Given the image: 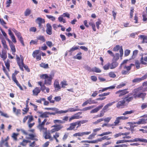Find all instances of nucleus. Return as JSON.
<instances>
[{
    "mask_svg": "<svg viewBox=\"0 0 147 147\" xmlns=\"http://www.w3.org/2000/svg\"><path fill=\"white\" fill-rule=\"evenodd\" d=\"M3 145H5L6 147H9L7 141L2 140L0 143V147H2Z\"/></svg>",
    "mask_w": 147,
    "mask_h": 147,
    "instance_id": "33",
    "label": "nucleus"
},
{
    "mask_svg": "<svg viewBox=\"0 0 147 147\" xmlns=\"http://www.w3.org/2000/svg\"><path fill=\"white\" fill-rule=\"evenodd\" d=\"M1 57L2 58L3 60H5L7 58L6 52L3 50L2 53L0 52Z\"/></svg>",
    "mask_w": 147,
    "mask_h": 147,
    "instance_id": "23",
    "label": "nucleus"
},
{
    "mask_svg": "<svg viewBox=\"0 0 147 147\" xmlns=\"http://www.w3.org/2000/svg\"><path fill=\"white\" fill-rule=\"evenodd\" d=\"M76 125L75 122H73L70 124V126L67 129L68 131H70L74 130L76 127Z\"/></svg>",
    "mask_w": 147,
    "mask_h": 147,
    "instance_id": "22",
    "label": "nucleus"
},
{
    "mask_svg": "<svg viewBox=\"0 0 147 147\" xmlns=\"http://www.w3.org/2000/svg\"><path fill=\"white\" fill-rule=\"evenodd\" d=\"M88 104H96L97 103V102L95 101V100H92V98H90L87 100Z\"/></svg>",
    "mask_w": 147,
    "mask_h": 147,
    "instance_id": "34",
    "label": "nucleus"
},
{
    "mask_svg": "<svg viewBox=\"0 0 147 147\" xmlns=\"http://www.w3.org/2000/svg\"><path fill=\"white\" fill-rule=\"evenodd\" d=\"M96 134L97 133H93L89 136L88 139L89 140H91L94 138L95 136L96 135Z\"/></svg>",
    "mask_w": 147,
    "mask_h": 147,
    "instance_id": "52",
    "label": "nucleus"
},
{
    "mask_svg": "<svg viewBox=\"0 0 147 147\" xmlns=\"http://www.w3.org/2000/svg\"><path fill=\"white\" fill-rule=\"evenodd\" d=\"M52 26L53 29L56 30L58 27H62V25L60 24L57 25L56 24H53Z\"/></svg>",
    "mask_w": 147,
    "mask_h": 147,
    "instance_id": "45",
    "label": "nucleus"
},
{
    "mask_svg": "<svg viewBox=\"0 0 147 147\" xmlns=\"http://www.w3.org/2000/svg\"><path fill=\"white\" fill-rule=\"evenodd\" d=\"M147 121V118H142L141 119H140L138 121L136 122H135L134 123V124H141L146 123Z\"/></svg>",
    "mask_w": 147,
    "mask_h": 147,
    "instance_id": "11",
    "label": "nucleus"
},
{
    "mask_svg": "<svg viewBox=\"0 0 147 147\" xmlns=\"http://www.w3.org/2000/svg\"><path fill=\"white\" fill-rule=\"evenodd\" d=\"M39 50H36L34 51L32 54L33 57L34 58L36 57L37 60H40L41 59V54H39Z\"/></svg>",
    "mask_w": 147,
    "mask_h": 147,
    "instance_id": "6",
    "label": "nucleus"
},
{
    "mask_svg": "<svg viewBox=\"0 0 147 147\" xmlns=\"http://www.w3.org/2000/svg\"><path fill=\"white\" fill-rule=\"evenodd\" d=\"M140 38L142 40L143 43L147 42V37L146 36L144 35H140Z\"/></svg>",
    "mask_w": 147,
    "mask_h": 147,
    "instance_id": "27",
    "label": "nucleus"
},
{
    "mask_svg": "<svg viewBox=\"0 0 147 147\" xmlns=\"http://www.w3.org/2000/svg\"><path fill=\"white\" fill-rule=\"evenodd\" d=\"M10 47L11 48V50L12 51L16 52V50L15 48V45H13V43L9 45Z\"/></svg>",
    "mask_w": 147,
    "mask_h": 147,
    "instance_id": "57",
    "label": "nucleus"
},
{
    "mask_svg": "<svg viewBox=\"0 0 147 147\" xmlns=\"http://www.w3.org/2000/svg\"><path fill=\"white\" fill-rule=\"evenodd\" d=\"M103 105L104 104H102L101 105L97 107H96V108L94 109H93L92 110L90 111V113H97L100 109H102V108L103 106Z\"/></svg>",
    "mask_w": 147,
    "mask_h": 147,
    "instance_id": "17",
    "label": "nucleus"
},
{
    "mask_svg": "<svg viewBox=\"0 0 147 147\" xmlns=\"http://www.w3.org/2000/svg\"><path fill=\"white\" fill-rule=\"evenodd\" d=\"M128 146V145L125 144H118L115 146L113 147H127Z\"/></svg>",
    "mask_w": 147,
    "mask_h": 147,
    "instance_id": "60",
    "label": "nucleus"
},
{
    "mask_svg": "<svg viewBox=\"0 0 147 147\" xmlns=\"http://www.w3.org/2000/svg\"><path fill=\"white\" fill-rule=\"evenodd\" d=\"M118 63L116 61H113L112 63H110V69H113L117 67L118 65Z\"/></svg>",
    "mask_w": 147,
    "mask_h": 147,
    "instance_id": "18",
    "label": "nucleus"
},
{
    "mask_svg": "<svg viewBox=\"0 0 147 147\" xmlns=\"http://www.w3.org/2000/svg\"><path fill=\"white\" fill-rule=\"evenodd\" d=\"M146 12H144L142 15L143 20L144 22L146 21L147 20V7L146 8Z\"/></svg>",
    "mask_w": 147,
    "mask_h": 147,
    "instance_id": "28",
    "label": "nucleus"
},
{
    "mask_svg": "<svg viewBox=\"0 0 147 147\" xmlns=\"http://www.w3.org/2000/svg\"><path fill=\"white\" fill-rule=\"evenodd\" d=\"M134 65L133 64H131L127 66L125 65L124 67V70H122L121 73L123 75L128 74L130 73L129 71L131 69L132 67Z\"/></svg>",
    "mask_w": 147,
    "mask_h": 147,
    "instance_id": "3",
    "label": "nucleus"
},
{
    "mask_svg": "<svg viewBox=\"0 0 147 147\" xmlns=\"http://www.w3.org/2000/svg\"><path fill=\"white\" fill-rule=\"evenodd\" d=\"M46 16L48 19L51 20L53 22L55 20V18L53 16L47 15Z\"/></svg>",
    "mask_w": 147,
    "mask_h": 147,
    "instance_id": "39",
    "label": "nucleus"
},
{
    "mask_svg": "<svg viewBox=\"0 0 147 147\" xmlns=\"http://www.w3.org/2000/svg\"><path fill=\"white\" fill-rule=\"evenodd\" d=\"M54 87H55V90L57 91L59 90L61 88L60 86L59 82L57 80H55L54 83Z\"/></svg>",
    "mask_w": 147,
    "mask_h": 147,
    "instance_id": "14",
    "label": "nucleus"
},
{
    "mask_svg": "<svg viewBox=\"0 0 147 147\" xmlns=\"http://www.w3.org/2000/svg\"><path fill=\"white\" fill-rule=\"evenodd\" d=\"M82 113V112H79L74 114V115L75 119H79L82 118V116H80V115Z\"/></svg>",
    "mask_w": 147,
    "mask_h": 147,
    "instance_id": "38",
    "label": "nucleus"
},
{
    "mask_svg": "<svg viewBox=\"0 0 147 147\" xmlns=\"http://www.w3.org/2000/svg\"><path fill=\"white\" fill-rule=\"evenodd\" d=\"M64 17L62 15L59 16L58 18V20L60 22H63V23H66V21L63 18Z\"/></svg>",
    "mask_w": 147,
    "mask_h": 147,
    "instance_id": "35",
    "label": "nucleus"
},
{
    "mask_svg": "<svg viewBox=\"0 0 147 147\" xmlns=\"http://www.w3.org/2000/svg\"><path fill=\"white\" fill-rule=\"evenodd\" d=\"M42 101L44 102L43 104L45 105H48L49 104V102L46 100V99L45 98H42Z\"/></svg>",
    "mask_w": 147,
    "mask_h": 147,
    "instance_id": "64",
    "label": "nucleus"
},
{
    "mask_svg": "<svg viewBox=\"0 0 147 147\" xmlns=\"http://www.w3.org/2000/svg\"><path fill=\"white\" fill-rule=\"evenodd\" d=\"M67 112V110L63 111L62 110L59 111V109L57 108V111L56 113L57 114H61L62 113H65Z\"/></svg>",
    "mask_w": 147,
    "mask_h": 147,
    "instance_id": "43",
    "label": "nucleus"
},
{
    "mask_svg": "<svg viewBox=\"0 0 147 147\" xmlns=\"http://www.w3.org/2000/svg\"><path fill=\"white\" fill-rule=\"evenodd\" d=\"M38 40H40L43 42H44L45 41V39L44 36H38L37 38Z\"/></svg>",
    "mask_w": 147,
    "mask_h": 147,
    "instance_id": "58",
    "label": "nucleus"
},
{
    "mask_svg": "<svg viewBox=\"0 0 147 147\" xmlns=\"http://www.w3.org/2000/svg\"><path fill=\"white\" fill-rule=\"evenodd\" d=\"M92 71L93 72H94L96 73H100L101 70L98 68L96 67H94L92 68Z\"/></svg>",
    "mask_w": 147,
    "mask_h": 147,
    "instance_id": "37",
    "label": "nucleus"
},
{
    "mask_svg": "<svg viewBox=\"0 0 147 147\" xmlns=\"http://www.w3.org/2000/svg\"><path fill=\"white\" fill-rule=\"evenodd\" d=\"M36 22L37 23L38 25L40 27L41 24L42 23H44L45 22V20L44 19L38 17L36 20Z\"/></svg>",
    "mask_w": 147,
    "mask_h": 147,
    "instance_id": "19",
    "label": "nucleus"
},
{
    "mask_svg": "<svg viewBox=\"0 0 147 147\" xmlns=\"http://www.w3.org/2000/svg\"><path fill=\"white\" fill-rule=\"evenodd\" d=\"M67 112H75L77 111H81V109H76L74 107L69 108L67 110Z\"/></svg>",
    "mask_w": 147,
    "mask_h": 147,
    "instance_id": "29",
    "label": "nucleus"
},
{
    "mask_svg": "<svg viewBox=\"0 0 147 147\" xmlns=\"http://www.w3.org/2000/svg\"><path fill=\"white\" fill-rule=\"evenodd\" d=\"M89 23L90 25L91 26L93 30L94 31H96V29L94 23L90 22H89Z\"/></svg>",
    "mask_w": 147,
    "mask_h": 147,
    "instance_id": "61",
    "label": "nucleus"
},
{
    "mask_svg": "<svg viewBox=\"0 0 147 147\" xmlns=\"http://www.w3.org/2000/svg\"><path fill=\"white\" fill-rule=\"evenodd\" d=\"M40 91L41 89L39 87H36L32 91L33 95L34 96H37Z\"/></svg>",
    "mask_w": 147,
    "mask_h": 147,
    "instance_id": "16",
    "label": "nucleus"
},
{
    "mask_svg": "<svg viewBox=\"0 0 147 147\" xmlns=\"http://www.w3.org/2000/svg\"><path fill=\"white\" fill-rule=\"evenodd\" d=\"M17 36L18 39L20 42L21 43L24 45V44L23 43V39L21 36L20 33L18 32L15 34Z\"/></svg>",
    "mask_w": 147,
    "mask_h": 147,
    "instance_id": "21",
    "label": "nucleus"
},
{
    "mask_svg": "<svg viewBox=\"0 0 147 147\" xmlns=\"http://www.w3.org/2000/svg\"><path fill=\"white\" fill-rule=\"evenodd\" d=\"M112 133V132H111L110 131H108V132H106L103 133H102L99 134L98 136H103L104 135H109L110 134H111Z\"/></svg>",
    "mask_w": 147,
    "mask_h": 147,
    "instance_id": "55",
    "label": "nucleus"
},
{
    "mask_svg": "<svg viewBox=\"0 0 147 147\" xmlns=\"http://www.w3.org/2000/svg\"><path fill=\"white\" fill-rule=\"evenodd\" d=\"M128 93L129 92L127 91L126 89H124L123 90H119V91H117L115 92V94H118V96L120 97Z\"/></svg>",
    "mask_w": 147,
    "mask_h": 147,
    "instance_id": "7",
    "label": "nucleus"
},
{
    "mask_svg": "<svg viewBox=\"0 0 147 147\" xmlns=\"http://www.w3.org/2000/svg\"><path fill=\"white\" fill-rule=\"evenodd\" d=\"M109 76L111 78H114L116 77L115 73L113 71L110 72L109 74Z\"/></svg>",
    "mask_w": 147,
    "mask_h": 147,
    "instance_id": "48",
    "label": "nucleus"
},
{
    "mask_svg": "<svg viewBox=\"0 0 147 147\" xmlns=\"http://www.w3.org/2000/svg\"><path fill=\"white\" fill-rule=\"evenodd\" d=\"M28 123H30L34 120L33 117L32 115H28Z\"/></svg>",
    "mask_w": 147,
    "mask_h": 147,
    "instance_id": "54",
    "label": "nucleus"
},
{
    "mask_svg": "<svg viewBox=\"0 0 147 147\" xmlns=\"http://www.w3.org/2000/svg\"><path fill=\"white\" fill-rule=\"evenodd\" d=\"M135 65L137 69H138L140 68V63L139 61L136 60L135 62Z\"/></svg>",
    "mask_w": 147,
    "mask_h": 147,
    "instance_id": "56",
    "label": "nucleus"
},
{
    "mask_svg": "<svg viewBox=\"0 0 147 147\" xmlns=\"http://www.w3.org/2000/svg\"><path fill=\"white\" fill-rule=\"evenodd\" d=\"M143 80L142 77L141 78H137L134 79L132 80L133 83L139 82Z\"/></svg>",
    "mask_w": 147,
    "mask_h": 147,
    "instance_id": "40",
    "label": "nucleus"
},
{
    "mask_svg": "<svg viewBox=\"0 0 147 147\" xmlns=\"http://www.w3.org/2000/svg\"><path fill=\"white\" fill-rule=\"evenodd\" d=\"M52 127H54V128L52 129L50 132L52 133H53L60 130L63 128V125H55L52 126Z\"/></svg>",
    "mask_w": 147,
    "mask_h": 147,
    "instance_id": "5",
    "label": "nucleus"
},
{
    "mask_svg": "<svg viewBox=\"0 0 147 147\" xmlns=\"http://www.w3.org/2000/svg\"><path fill=\"white\" fill-rule=\"evenodd\" d=\"M103 121V119H100L97 120L96 121L93 123L95 125H96L99 123L101 122V121Z\"/></svg>",
    "mask_w": 147,
    "mask_h": 147,
    "instance_id": "63",
    "label": "nucleus"
},
{
    "mask_svg": "<svg viewBox=\"0 0 147 147\" xmlns=\"http://www.w3.org/2000/svg\"><path fill=\"white\" fill-rule=\"evenodd\" d=\"M144 140L143 138H136L132 140H129V142H144Z\"/></svg>",
    "mask_w": 147,
    "mask_h": 147,
    "instance_id": "24",
    "label": "nucleus"
},
{
    "mask_svg": "<svg viewBox=\"0 0 147 147\" xmlns=\"http://www.w3.org/2000/svg\"><path fill=\"white\" fill-rule=\"evenodd\" d=\"M8 32V34L11 37L12 41L14 43H16L17 42L16 40L15 36L11 32V30L10 29H9Z\"/></svg>",
    "mask_w": 147,
    "mask_h": 147,
    "instance_id": "9",
    "label": "nucleus"
},
{
    "mask_svg": "<svg viewBox=\"0 0 147 147\" xmlns=\"http://www.w3.org/2000/svg\"><path fill=\"white\" fill-rule=\"evenodd\" d=\"M12 79L13 80L14 82L15 83H16V84L19 83L18 81L16 79V78L15 74H12Z\"/></svg>",
    "mask_w": 147,
    "mask_h": 147,
    "instance_id": "44",
    "label": "nucleus"
},
{
    "mask_svg": "<svg viewBox=\"0 0 147 147\" xmlns=\"http://www.w3.org/2000/svg\"><path fill=\"white\" fill-rule=\"evenodd\" d=\"M90 131H87L82 132H78L75 133L74 134L73 136L74 137L78 136H83L84 135H88L91 133Z\"/></svg>",
    "mask_w": 147,
    "mask_h": 147,
    "instance_id": "8",
    "label": "nucleus"
},
{
    "mask_svg": "<svg viewBox=\"0 0 147 147\" xmlns=\"http://www.w3.org/2000/svg\"><path fill=\"white\" fill-rule=\"evenodd\" d=\"M126 142H129V140H117L116 143V144H122Z\"/></svg>",
    "mask_w": 147,
    "mask_h": 147,
    "instance_id": "31",
    "label": "nucleus"
},
{
    "mask_svg": "<svg viewBox=\"0 0 147 147\" xmlns=\"http://www.w3.org/2000/svg\"><path fill=\"white\" fill-rule=\"evenodd\" d=\"M37 113L40 114V117L42 118L48 117L49 116L48 112H46L43 113L42 111H38Z\"/></svg>",
    "mask_w": 147,
    "mask_h": 147,
    "instance_id": "15",
    "label": "nucleus"
},
{
    "mask_svg": "<svg viewBox=\"0 0 147 147\" xmlns=\"http://www.w3.org/2000/svg\"><path fill=\"white\" fill-rule=\"evenodd\" d=\"M134 110H131L129 111H125V112L123 113V115H126L127 114H130L131 113H134Z\"/></svg>",
    "mask_w": 147,
    "mask_h": 147,
    "instance_id": "51",
    "label": "nucleus"
},
{
    "mask_svg": "<svg viewBox=\"0 0 147 147\" xmlns=\"http://www.w3.org/2000/svg\"><path fill=\"white\" fill-rule=\"evenodd\" d=\"M44 133L45 138L46 139H49L50 140H53V138H52L51 135L50 133L47 132V130L46 131H42Z\"/></svg>",
    "mask_w": 147,
    "mask_h": 147,
    "instance_id": "12",
    "label": "nucleus"
},
{
    "mask_svg": "<svg viewBox=\"0 0 147 147\" xmlns=\"http://www.w3.org/2000/svg\"><path fill=\"white\" fill-rule=\"evenodd\" d=\"M53 122L55 123H65V121H62V120H54L53 121Z\"/></svg>",
    "mask_w": 147,
    "mask_h": 147,
    "instance_id": "53",
    "label": "nucleus"
},
{
    "mask_svg": "<svg viewBox=\"0 0 147 147\" xmlns=\"http://www.w3.org/2000/svg\"><path fill=\"white\" fill-rule=\"evenodd\" d=\"M144 61L147 62V56L145 57L144 59L143 58V57H142L140 59L141 63L143 65H146L147 64V63Z\"/></svg>",
    "mask_w": 147,
    "mask_h": 147,
    "instance_id": "30",
    "label": "nucleus"
},
{
    "mask_svg": "<svg viewBox=\"0 0 147 147\" xmlns=\"http://www.w3.org/2000/svg\"><path fill=\"white\" fill-rule=\"evenodd\" d=\"M20 57L17 55H16V61L17 63L19 65L20 69L22 71H24L23 66L24 64L23 63L24 57L22 55H20Z\"/></svg>",
    "mask_w": 147,
    "mask_h": 147,
    "instance_id": "2",
    "label": "nucleus"
},
{
    "mask_svg": "<svg viewBox=\"0 0 147 147\" xmlns=\"http://www.w3.org/2000/svg\"><path fill=\"white\" fill-rule=\"evenodd\" d=\"M47 121V119H45L43 121L39 124L37 127L40 131H46L47 130V128L44 127L45 123Z\"/></svg>",
    "mask_w": 147,
    "mask_h": 147,
    "instance_id": "4",
    "label": "nucleus"
},
{
    "mask_svg": "<svg viewBox=\"0 0 147 147\" xmlns=\"http://www.w3.org/2000/svg\"><path fill=\"white\" fill-rule=\"evenodd\" d=\"M78 49V47L77 46H74L68 51L69 53V55L71 56L72 55V52L76 50H77Z\"/></svg>",
    "mask_w": 147,
    "mask_h": 147,
    "instance_id": "25",
    "label": "nucleus"
},
{
    "mask_svg": "<svg viewBox=\"0 0 147 147\" xmlns=\"http://www.w3.org/2000/svg\"><path fill=\"white\" fill-rule=\"evenodd\" d=\"M120 120H121V119L119 117H117L114 122V125L117 126L118 125V124L119 123Z\"/></svg>",
    "mask_w": 147,
    "mask_h": 147,
    "instance_id": "36",
    "label": "nucleus"
},
{
    "mask_svg": "<svg viewBox=\"0 0 147 147\" xmlns=\"http://www.w3.org/2000/svg\"><path fill=\"white\" fill-rule=\"evenodd\" d=\"M113 59L115 61H117L119 58V55L118 53H116L115 55H114Z\"/></svg>",
    "mask_w": 147,
    "mask_h": 147,
    "instance_id": "50",
    "label": "nucleus"
},
{
    "mask_svg": "<svg viewBox=\"0 0 147 147\" xmlns=\"http://www.w3.org/2000/svg\"><path fill=\"white\" fill-rule=\"evenodd\" d=\"M81 53H78L76 56H74V58L77 59L79 60L81 59L82 58V57L81 56Z\"/></svg>",
    "mask_w": 147,
    "mask_h": 147,
    "instance_id": "59",
    "label": "nucleus"
},
{
    "mask_svg": "<svg viewBox=\"0 0 147 147\" xmlns=\"http://www.w3.org/2000/svg\"><path fill=\"white\" fill-rule=\"evenodd\" d=\"M46 27V31L47 33L49 35H51L52 34V28L51 25L50 24L48 23L47 24Z\"/></svg>",
    "mask_w": 147,
    "mask_h": 147,
    "instance_id": "10",
    "label": "nucleus"
},
{
    "mask_svg": "<svg viewBox=\"0 0 147 147\" xmlns=\"http://www.w3.org/2000/svg\"><path fill=\"white\" fill-rule=\"evenodd\" d=\"M30 142L28 140H23V142L21 143V144L23 146H25L28 142Z\"/></svg>",
    "mask_w": 147,
    "mask_h": 147,
    "instance_id": "62",
    "label": "nucleus"
},
{
    "mask_svg": "<svg viewBox=\"0 0 147 147\" xmlns=\"http://www.w3.org/2000/svg\"><path fill=\"white\" fill-rule=\"evenodd\" d=\"M142 89L141 87H139L135 89L133 91V95L135 98V95H137L139 93V92L140 90H141Z\"/></svg>",
    "mask_w": 147,
    "mask_h": 147,
    "instance_id": "20",
    "label": "nucleus"
},
{
    "mask_svg": "<svg viewBox=\"0 0 147 147\" xmlns=\"http://www.w3.org/2000/svg\"><path fill=\"white\" fill-rule=\"evenodd\" d=\"M146 93H141L138 94L137 95H136L135 96V98H144L146 95Z\"/></svg>",
    "mask_w": 147,
    "mask_h": 147,
    "instance_id": "26",
    "label": "nucleus"
},
{
    "mask_svg": "<svg viewBox=\"0 0 147 147\" xmlns=\"http://www.w3.org/2000/svg\"><path fill=\"white\" fill-rule=\"evenodd\" d=\"M53 98V96L52 95H50L47 98V100L49 101L51 103H54L55 102V100H52Z\"/></svg>",
    "mask_w": 147,
    "mask_h": 147,
    "instance_id": "49",
    "label": "nucleus"
},
{
    "mask_svg": "<svg viewBox=\"0 0 147 147\" xmlns=\"http://www.w3.org/2000/svg\"><path fill=\"white\" fill-rule=\"evenodd\" d=\"M125 101L122 100L119 101L117 104L116 107L118 108H122L123 107L125 104Z\"/></svg>",
    "mask_w": 147,
    "mask_h": 147,
    "instance_id": "13",
    "label": "nucleus"
},
{
    "mask_svg": "<svg viewBox=\"0 0 147 147\" xmlns=\"http://www.w3.org/2000/svg\"><path fill=\"white\" fill-rule=\"evenodd\" d=\"M40 66L44 68H48L49 67V65L48 64H45L44 63H41L40 65Z\"/></svg>",
    "mask_w": 147,
    "mask_h": 147,
    "instance_id": "46",
    "label": "nucleus"
},
{
    "mask_svg": "<svg viewBox=\"0 0 147 147\" xmlns=\"http://www.w3.org/2000/svg\"><path fill=\"white\" fill-rule=\"evenodd\" d=\"M133 98V97H129L128 96H127L125 97L123 100H124L125 102H128L130 101H131Z\"/></svg>",
    "mask_w": 147,
    "mask_h": 147,
    "instance_id": "32",
    "label": "nucleus"
},
{
    "mask_svg": "<svg viewBox=\"0 0 147 147\" xmlns=\"http://www.w3.org/2000/svg\"><path fill=\"white\" fill-rule=\"evenodd\" d=\"M55 75L54 72H51L50 74H43L41 75L40 77L41 78L44 79L45 80V84L48 85L51 84L52 80L53 79Z\"/></svg>",
    "mask_w": 147,
    "mask_h": 147,
    "instance_id": "1",
    "label": "nucleus"
},
{
    "mask_svg": "<svg viewBox=\"0 0 147 147\" xmlns=\"http://www.w3.org/2000/svg\"><path fill=\"white\" fill-rule=\"evenodd\" d=\"M31 13V10L29 9H27L24 12V15L25 16H28Z\"/></svg>",
    "mask_w": 147,
    "mask_h": 147,
    "instance_id": "47",
    "label": "nucleus"
},
{
    "mask_svg": "<svg viewBox=\"0 0 147 147\" xmlns=\"http://www.w3.org/2000/svg\"><path fill=\"white\" fill-rule=\"evenodd\" d=\"M103 68L105 70H107L110 69V63L109 62L105 64L103 66Z\"/></svg>",
    "mask_w": 147,
    "mask_h": 147,
    "instance_id": "42",
    "label": "nucleus"
},
{
    "mask_svg": "<svg viewBox=\"0 0 147 147\" xmlns=\"http://www.w3.org/2000/svg\"><path fill=\"white\" fill-rule=\"evenodd\" d=\"M5 65V66L7 68L8 70V71L9 70V67H10V63H9V61L8 59H7V61H4Z\"/></svg>",
    "mask_w": 147,
    "mask_h": 147,
    "instance_id": "41",
    "label": "nucleus"
}]
</instances>
